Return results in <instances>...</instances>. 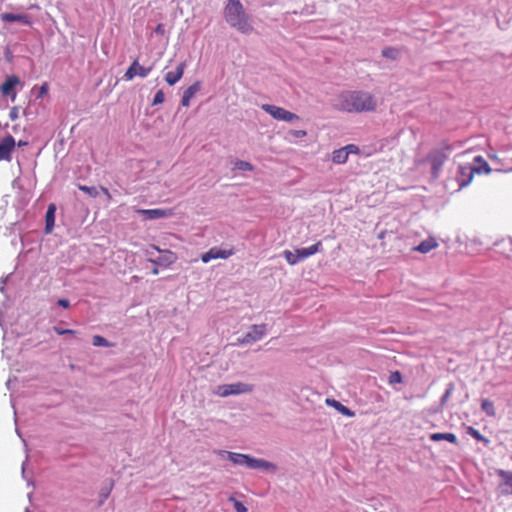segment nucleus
Here are the masks:
<instances>
[{
	"label": "nucleus",
	"mask_w": 512,
	"mask_h": 512,
	"mask_svg": "<svg viewBox=\"0 0 512 512\" xmlns=\"http://www.w3.org/2000/svg\"><path fill=\"white\" fill-rule=\"evenodd\" d=\"M506 171H512V166L507 168Z\"/></svg>",
	"instance_id": "nucleus-50"
},
{
	"label": "nucleus",
	"mask_w": 512,
	"mask_h": 512,
	"mask_svg": "<svg viewBox=\"0 0 512 512\" xmlns=\"http://www.w3.org/2000/svg\"><path fill=\"white\" fill-rule=\"evenodd\" d=\"M152 70L153 66L144 67L139 64L138 59H135L124 73L123 78L126 81H131L135 76L145 78L151 73Z\"/></svg>",
	"instance_id": "nucleus-8"
},
{
	"label": "nucleus",
	"mask_w": 512,
	"mask_h": 512,
	"mask_svg": "<svg viewBox=\"0 0 512 512\" xmlns=\"http://www.w3.org/2000/svg\"><path fill=\"white\" fill-rule=\"evenodd\" d=\"M48 91V87H47V84H43L41 87H40V95H44L45 93H47Z\"/></svg>",
	"instance_id": "nucleus-41"
},
{
	"label": "nucleus",
	"mask_w": 512,
	"mask_h": 512,
	"mask_svg": "<svg viewBox=\"0 0 512 512\" xmlns=\"http://www.w3.org/2000/svg\"><path fill=\"white\" fill-rule=\"evenodd\" d=\"M235 167L242 171H252L253 170V166L251 163H249L247 161H242V160L237 161L235 163Z\"/></svg>",
	"instance_id": "nucleus-32"
},
{
	"label": "nucleus",
	"mask_w": 512,
	"mask_h": 512,
	"mask_svg": "<svg viewBox=\"0 0 512 512\" xmlns=\"http://www.w3.org/2000/svg\"><path fill=\"white\" fill-rule=\"evenodd\" d=\"M55 212H56V206L55 204L51 203L46 211L45 215V232L51 233L54 225H55Z\"/></svg>",
	"instance_id": "nucleus-17"
},
{
	"label": "nucleus",
	"mask_w": 512,
	"mask_h": 512,
	"mask_svg": "<svg viewBox=\"0 0 512 512\" xmlns=\"http://www.w3.org/2000/svg\"><path fill=\"white\" fill-rule=\"evenodd\" d=\"M54 331H55L58 335H65V334L75 335V334H76V331H75V330H72V329H63V328H60V327H58V326H55V327H54Z\"/></svg>",
	"instance_id": "nucleus-37"
},
{
	"label": "nucleus",
	"mask_w": 512,
	"mask_h": 512,
	"mask_svg": "<svg viewBox=\"0 0 512 512\" xmlns=\"http://www.w3.org/2000/svg\"><path fill=\"white\" fill-rule=\"evenodd\" d=\"M471 179H472V176H469V179L467 180V182H463L462 185H467L468 183L471 182Z\"/></svg>",
	"instance_id": "nucleus-46"
},
{
	"label": "nucleus",
	"mask_w": 512,
	"mask_h": 512,
	"mask_svg": "<svg viewBox=\"0 0 512 512\" xmlns=\"http://www.w3.org/2000/svg\"><path fill=\"white\" fill-rule=\"evenodd\" d=\"M253 389L254 387L251 384L236 382L217 386L215 394L220 397H228L230 395L250 393L253 391Z\"/></svg>",
	"instance_id": "nucleus-5"
},
{
	"label": "nucleus",
	"mask_w": 512,
	"mask_h": 512,
	"mask_svg": "<svg viewBox=\"0 0 512 512\" xmlns=\"http://www.w3.org/2000/svg\"><path fill=\"white\" fill-rule=\"evenodd\" d=\"M10 117H11V119H15V118H16V114L12 111V112L10 113Z\"/></svg>",
	"instance_id": "nucleus-49"
},
{
	"label": "nucleus",
	"mask_w": 512,
	"mask_h": 512,
	"mask_svg": "<svg viewBox=\"0 0 512 512\" xmlns=\"http://www.w3.org/2000/svg\"><path fill=\"white\" fill-rule=\"evenodd\" d=\"M498 475L503 479L505 486H507V493L512 494V472L499 470Z\"/></svg>",
	"instance_id": "nucleus-24"
},
{
	"label": "nucleus",
	"mask_w": 512,
	"mask_h": 512,
	"mask_svg": "<svg viewBox=\"0 0 512 512\" xmlns=\"http://www.w3.org/2000/svg\"><path fill=\"white\" fill-rule=\"evenodd\" d=\"M471 179H472V176H469V179L467 180V182H463L462 185H467L468 183L471 182Z\"/></svg>",
	"instance_id": "nucleus-47"
},
{
	"label": "nucleus",
	"mask_w": 512,
	"mask_h": 512,
	"mask_svg": "<svg viewBox=\"0 0 512 512\" xmlns=\"http://www.w3.org/2000/svg\"><path fill=\"white\" fill-rule=\"evenodd\" d=\"M165 101V94L163 90H158L153 98L152 104L153 105H159L162 104Z\"/></svg>",
	"instance_id": "nucleus-34"
},
{
	"label": "nucleus",
	"mask_w": 512,
	"mask_h": 512,
	"mask_svg": "<svg viewBox=\"0 0 512 512\" xmlns=\"http://www.w3.org/2000/svg\"><path fill=\"white\" fill-rule=\"evenodd\" d=\"M78 188L91 197H97L99 195L97 188L94 186L79 185Z\"/></svg>",
	"instance_id": "nucleus-30"
},
{
	"label": "nucleus",
	"mask_w": 512,
	"mask_h": 512,
	"mask_svg": "<svg viewBox=\"0 0 512 512\" xmlns=\"http://www.w3.org/2000/svg\"><path fill=\"white\" fill-rule=\"evenodd\" d=\"M225 19L232 27L243 34H249L253 31V26L249 22L240 0H229L225 7Z\"/></svg>",
	"instance_id": "nucleus-3"
},
{
	"label": "nucleus",
	"mask_w": 512,
	"mask_h": 512,
	"mask_svg": "<svg viewBox=\"0 0 512 512\" xmlns=\"http://www.w3.org/2000/svg\"><path fill=\"white\" fill-rule=\"evenodd\" d=\"M321 247L322 243L321 241H318L317 243L311 245L310 247L296 249V253L298 254L300 260L302 261L308 258L309 256H312L319 252L321 250Z\"/></svg>",
	"instance_id": "nucleus-18"
},
{
	"label": "nucleus",
	"mask_w": 512,
	"mask_h": 512,
	"mask_svg": "<svg viewBox=\"0 0 512 512\" xmlns=\"http://www.w3.org/2000/svg\"><path fill=\"white\" fill-rule=\"evenodd\" d=\"M468 434L478 441H483L485 443L489 442L488 439H486L484 436H482L478 430H476L472 427L468 428Z\"/></svg>",
	"instance_id": "nucleus-31"
},
{
	"label": "nucleus",
	"mask_w": 512,
	"mask_h": 512,
	"mask_svg": "<svg viewBox=\"0 0 512 512\" xmlns=\"http://www.w3.org/2000/svg\"><path fill=\"white\" fill-rule=\"evenodd\" d=\"M25 145H27V142H25V141H21V140H20V141L18 142V146H25Z\"/></svg>",
	"instance_id": "nucleus-44"
},
{
	"label": "nucleus",
	"mask_w": 512,
	"mask_h": 512,
	"mask_svg": "<svg viewBox=\"0 0 512 512\" xmlns=\"http://www.w3.org/2000/svg\"><path fill=\"white\" fill-rule=\"evenodd\" d=\"M266 330V324L253 325L250 331L239 341L242 344L258 341L266 334Z\"/></svg>",
	"instance_id": "nucleus-14"
},
{
	"label": "nucleus",
	"mask_w": 512,
	"mask_h": 512,
	"mask_svg": "<svg viewBox=\"0 0 512 512\" xmlns=\"http://www.w3.org/2000/svg\"><path fill=\"white\" fill-rule=\"evenodd\" d=\"M401 381H402V376H401L400 372L395 371L390 374V376H389L390 384L400 383Z\"/></svg>",
	"instance_id": "nucleus-35"
},
{
	"label": "nucleus",
	"mask_w": 512,
	"mask_h": 512,
	"mask_svg": "<svg viewBox=\"0 0 512 512\" xmlns=\"http://www.w3.org/2000/svg\"><path fill=\"white\" fill-rule=\"evenodd\" d=\"M326 402L328 405H330V406L334 407L336 410H338L341 414H343L345 416H349V417L354 416V413L349 408L342 405L340 402H338L334 399H327Z\"/></svg>",
	"instance_id": "nucleus-23"
},
{
	"label": "nucleus",
	"mask_w": 512,
	"mask_h": 512,
	"mask_svg": "<svg viewBox=\"0 0 512 512\" xmlns=\"http://www.w3.org/2000/svg\"><path fill=\"white\" fill-rule=\"evenodd\" d=\"M15 139L11 135H6L0 141V161H11V153L15 148Z\"/></svg>",
	"instance_id": "nucleus-12"
},
{
	"label": "nucleus",
	"mask_w": 512,
	"mask_h": 512,
	"mask_svg": "<svg viewBox=\"0 0 512 512\" xmlns=\"http://www.w3.org/2000/svg\"><path fill=\"white\" fill-rule=\"evenodd\" d=\"M454 389H455L454 383H449L447 385L446 390H445L443 396L441 397V405L442 406L446 405V403L449 400V398L451 397Z\"/></svg>",
	"instance_id": "nucleus-28"
},
{
	"label": "nucleus",
	"mask_w": 512,
	"mask_h": 512,
	"mask_svg": "<svg viewBox=\"0 0 512 512\" xmlns=\"http://www.w3.org/2000/svg\"><path fill=\"white\" fill-rule=\"evenodd\" d=\"M283 256L285 257L286 261L288 262V264L290 265H295L297 264L300 260L298 254L295 252L293 253L292 251L290 250H285L283 252Z\"/></svg>",
	"instance_id": "nucleus-26"
},
{
	"label": "nucleus",
	"mask_w": 512,
	"mask_h": 512,
	"mask_svg": "<svg viewBox=\"0 0 512 512\" xmlns=\"http://www.w3.org/2000/svg\"><path fill=\"white\" fill-rule=\"evenodd\" d=\"M20 84V79L16 75L8 76L6 81L0 86L3 97L10 98L12 102L16 100L15 87Z\"/></svg>",
	"instance_id": "nucleus-9"
},
{
	"label": "nucleus",
	"mask_w": 512,
	"mask_h": 512,
	"mask_svg": "<svg viewBox=\"0 0 512 512\" xmlns=\"http://www.w3.org/2000/svg\"><path fill=\"white\" fill-rule=\"evenodd\" d=\"M155 32L156 33H163L164 32V26L163 24H158L156 29H155Z\"/></svg>",
	"instance_id": "nucleus-42"
},
{
	"label": "nucleus",
	"mask_w": 512,
	"mask_h": 512,
	"mask_svg": "<svg viewBox=\"0 0 512 512\" xmlns=\"http://www.w3.org/2000/svg\"><path fill=\"white\" fill-rule=\"evenodd\" d=\"M262 110L272 116L275 120L285 121V122H294L299 120V116L295 113H292L282 107L271 105V104H263L261 106Z\"/></svg>",
	"instance_id": "nucleus-6"
},
{
	"label": "nucleus",
	"mask_w": 512,
	"mask_h": 512,
	"mask_svg": "<svg viewBox=\"0 0 512 512\" xmlns=\"http://www.w3.org/2000/svg\"><path fill=\"white\" fill-rule=\"evenodd\" d=\"M471 179H472V176H469V179L467 180V182H463L462 185H467L468 183L471 182Z\"/></svg>",
	"instance_id": "nucleus-45"
},
{
	"label": "nucleus",
	"mask_w": 512,
	"mask_h": 512,
	"mask_svg": "<svg viewBox=\"0 0 512 512\" xmlns=\"http://www.w3.org/2000/svg\"><path fill=\"white\" fill-rule=\"evenodd\" d=\"M201 89V82L195 81L192 85H190L183 92V96L181 99V104L184 107H188L190 105V100L194 97L196 93H198Z\"/></svg>",
	"instance_id": "nucleus-16"
},
{
	"label": "nucleus",
	"mask_w": 512,
	"mask_h": 512,
	"mask_svg": "<svg viewBox=\"0 0 512 512\" xmlns=\"http://www.w3.org/2000/svg\"><path fill=\"white\" fill-rule=\"evenodd\" d=\"M136 212L143 216L144 220H154L160 218H166L172 216V210L170 209H137Z\"/></svg>",
	"instance_id": "nucleus-13"
},
{
	"label": "nucleus",
	"mask_w": 512,
	"mask_h": 512,
	"mask_svg": "<svg viewBox=\"0 0 512 512\" xmlns=\"http://www.w3.org/2000/svg\"><path fill=\"white\" fill-rule=\"evenodd\" d=\"M471 171L478 174H489L491 172V168L481 156H477L474 158V164L473 167L471 168Z\"/></svg>",
	"instance_id": "nucleus-20"
},
{
	"label": "nucleus",
	"mask_w": 512,
	"mask_h": 512,
	"mask_svg": "<svg viewBox=\"0 0 512 512\" xmlns=\"http://www.w3.org/2000/svg\"><path fill=\"white\" fill-rule=\"evenodd\" d=\"M448 158L443 149H433L421 160H418V174L429 182L438 178L440 170Z\"/></svg>",
	"instance_id": "nucleus-2"
},
{
	"label": "nucleus",
	"mask_w": 512,
	"mask_h": 512,
	"mask_svg": "<svg viewBox=\"0 0 512 512\" xmlns=\"http://www.w3.org/2000/svg\"><path fill=\"white\" fill-rule=\"evenodd\" d=\"M471 179H472V176H469V179L467 180V182H463L462 185H467L468 183L471 182Z\"/></svg>",
	"instance_id": "nucleus-48"
},
{
	"label": "nucleus",
	"mask_w": 512,
	"mask_h": 512,
	"mask_svg": "<svg viewBox=\"0 0 512 512\" xmlns=\"http://www.w3.org/2000/svg\"><path fill=\"white\" fill-rule=\"evenodd\" d=\"M228 459L234 464L240 466H246L251 469H275V466L263 459L253 458L247 454L235 453V452H227Z\"/></svg>",
	"instance_id": "nucleus-4"
},
{
	"label": "nucleus",
	"mask_w": 512,
	"mask_h": 512,
	"mask_svg": "<svg viewBox=\"0 0 512 512\" xmlns=\"http://www.w3.org/2000/svg\"><path fill=\"white\" fill-rule=\"evenodd\" d=\"M152 248L156 251L162 253V255L157 259H150L149 261L156 266H164L168 267L177 260V255L170 250H161L159 247L152 245Z\"/></svg>",
	"instance_id": "nucleus-11"
},
{
	"label": "nucleus",
	"mask_w": 512,
	"mask_h": 512,
	"mask_svg": "<svg viewBox=\"0 0 512 512\" xmlns=\"http://www.w3.org/2000/svg\"><path fill=\"white\" fill-rule=\"evenodd\" d=\"M152 273H153L154 275H157V274L159 273L158 267H157L156 265H155V267L153 268Z\"/></svg>",
	"instance_id": "nucleus-43"
},
{
	"label": "nucleus",
	"mask_w": 512,
	"mask_h": 512,
	"mask_svg": "<svg viewBox=\"0 0 512 512\" xmlns=\"http://www.w3.org/2000/svg\"><path fill=\"white\" fill-rule=\"evenodd\" d=\"M92 344L96 347H100V346L111 347V346H113V344L109 343L104 337H102L100 335L93 336Z\"/></svg>",
	"instance_id": "nucleus-27"
},
{
	"label": "nucleus",
	"mask_w": 512,
	"mask_h": 512,
	"mask_svg": "<svg viewBox=\"0 0 512 512\" xmlns=\"http://www.w3.org/2000/svg\"><path fill=\"white\" fill-rule=\"evenodd\" d=\"M481 409L490 417H493L496 414L494 403L489 399H483L481 401Z\"/></svg>",
	"instance_id": "nucleus-25"
},
{
	"label": "nucleus",
	"mask_w": 512,
	"mask_h": 512,
	"mask_svg": "<svg viewBox=\"0 0 512 512\" xmlns=\"http://www.w3.org/2000/svg\"><path fill=\"white\" fill-rule=\"evenodd\" d=\"M428 438L431 441H435V442L446 440L453 444L457 443V437L454 433H448V432L447 433H431L428 435Z\"/></svg>",
	"instance_id": "nucleus-22"
},
{
	"label": "nucleus",
	"mask_w": 512,
	"mask_h": 512,
	"mask_svg": "<svg viewBox=\"0 0 512 512\" xmlns=\"http://www.w3.org/2000/svg\"><path fill=\"white\" fill-rule=\"evenodd\" d=\"M185 67L186 63L183 61L178 64L175 71L167 72L165 75V81L167 82V84H169L170 86L175 85L182 78Z\"/></svg>",
	"instance_id": "nucleus-15"
},
{
	"label": "nucleus",
	"mask_w": 512,
	"mask_h": 512,
	"mask_svg": "<svg viewBox=\"0 0 512 512\" xmlns=\"http://www.w3.org/2000/svg\"><path fill=\"white\" fill-rule=\"evenodd\" d=\"M360 149L355 144H348L332 152L331 160L335 164H344L350 154H359Z\"/></svg>",
	"instance_id": "nucleus-7"
},
{
	"label": "nucleus",
	"mask_w": 512,
	"mask_h": 512,
	"mask_svg": "<svg viewBox=\"0 0 512 512\" xmlns=\"http://www.w3.org/2000/svg\"><path fill=\"white\" fill-rule=\"evenodd\" d=\"M382 55L386 58L395 60L399 56V50L396 48L388 47L382 50Z\"/></svg>",
	"instance_id": "nucleus-29"
},
{
	"label": "nucleus",
	"mask_w": 512,
	"mask_h": 512,
	"mask_svg": "<svg viewBox=\"0 0 512 512\" xmlns=\"http://www.w3.org/2000/svg\"><path fill=\"white\" fill-rule=\"evenodd\" d=\"M288 134L293 138H304L307 132L305 130H290Z\"/></svg>",
	"instance_id": "nucleus-36"
},
{
	"label": "nucleus",
	"mask_w": 512,
	"mask_h": 512,
	"mask_svg": "<svg viewBox=\"0 0 512 512\" xmlns=\"http://www.w3.org/2000/svg\"><path fill=\"white\" fill-rule=\"evenodd\" d=\"M229 501L233 502L236 512H247L245 505L238 501L235 497L231 496Z\"/></svg>",
	"instance_id": "nucleus-33"
},
{
	"label": "nucleus",
	"mask_w": 512,
	"mask_h": 512,
	"mask_svg": "<svg viewBox=\"0 0 512 512\" xmlns=\"http://www.w3.org/2000/svg\"><path fill=\"white\" fill-rule=\"evenodd\" d=\"M338 101L339 109L349 113L372 112L377 107L375 96L362 90L344 91Z\"/></svg>",
	"instance_id": "nucleus-1"
},
{
	"label": "nucleus",
	"mask_w": 512,
	"mask_h": 512,
	"mask_svg": "<svg viewBox=\"0 0 512 512\" xmlns=\"http://www.w3.org/2000/svg\"><path fill=\"white\" fill-rule=\"evenodd\" d=\"M234 254V249H221L217 247L211 248L209 251L205 252L201 256V260L203 263H208L213 259H227Z\"/></svg>",
	"instance_id": "nucleus-10"
},
{
	"label": "nucleus",
	"mask_w": 512,
	"mask_h": 512,
	"mask_svg": "<svg viewBox=\"0 0 512 512\" xmlns=\"http://www.w3.org/2000/svg\"><path fill=\"white\" fill-rule=\"evenodd\" d=\"M100 189H101L102 193L105 195V197L107 198V200L110 201L112 199V196H111L109 190L103 186Z\"/></svg>",
	"instance_id": "nucleus-40"
},
{
	"label": "nucleus",
	"mask_w": 512,
	"mask_h": 512,
	"mask_svg": "<svg viewBox=\"0 0 512 512\" xmlns=\"http://www.w3.org/2000/svg\"><path fill=\"white\" fill-rule=\"evenodd\" d=\"M57 303L59 306H61L63 308H68L70 305V303L67 299H59Z\"/></svg>",
	"instance_id": "nucleus-39"
},
{
	"label": "nucleus",
	"mask_w": 512,
	"mask_h": 512,
	"mask_svg": "<svg viewBox=\"0 0 512 512\" xmlns=\"http://www.w3.org/2000/svg\"><path fill=\"white\" fill-rule=\"evenodd\" d=\"M113 485H114V482H113V481H111V482H110V484H109V487H107V488L105 489V491L101 494V495L103 496V498H104V499H106V498L109 496V494H110V492H111V490H112V488H113Z\"/></svg>",
	"instance_id": "nucleus-38"
},
{
	"label": "nucleus",
	"mask_w": 512,
	"mask_h": 512,
	"mask_svg": "<svg viewBox=\"0 0 512 512\" xmlns=\"http://www.w3.org/2000/svg\"><path fill=\"white\" fill-rule=\"evenodd\" d=\"M0 18L3 22H21L24 24H29L30 20L26 14H14V13H2Z\"/></svg>",
	"instance_id": "nucleus-19"
},
{
	"label": "nucleus",
	"mask_w": 512,
	"mask_h": 512,
	"mask_svg": "<svg viewBox=\"0 0 512 512\" xmlns=\"http://www.w3.org/2000/svg\"><path fill=\"white\" fill-rule=\"evenodd\" d=\"M437 247H438V242H437L436 238L429 237L428 239L423 240L418 244V252L425 254Z\"/></svg>",
	"instance_id": "nucleus-21"
}]
</instances>
